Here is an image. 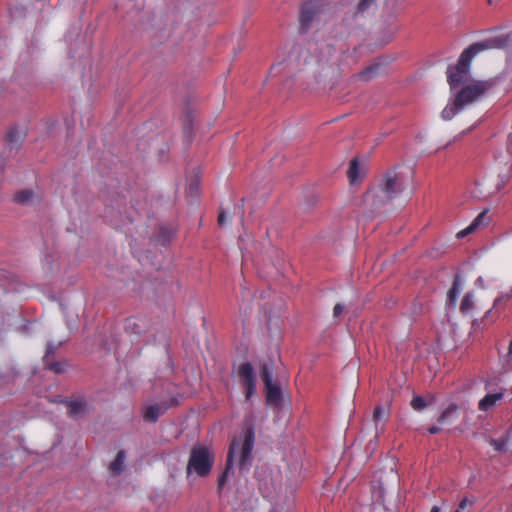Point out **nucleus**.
I'll return each mask as SVG.
<instances>
[{
  "mask_svg": "<svg viewBox=\"0 0 512 512\" xmlns=\"http://www.w3.org/2000/svg\"><path fill=\"white\" fill-rule=\"evenodd\" d=\"M225 221H226V214L224 211H220L219 216H218V224L220 226H222L225 224Z\"/></svg>",
  "mask_w": 512,
  "mask_h": 512,
  "instance_id": "33",
  "label": "nucleus"
},
{
  "mask_svg": "<svg viewBox=\"0 0 512 512\" xmlns=\"http://www.w3.org/2000/svg\"><path fill=\"white\" fill-rule=\"evenodd\" d=\"M487 219H488L487 212L486 211L481 212L467 228L458 232L457 237L458 238L465 237L469 233L475 231L478 227L485 225L487 223Z\"/></svg>",
  "mask_w": 512,
  "mask_h": 512,
  "instance_id": "13",
  "label": "nucleus"
},
{
  "mask_svg": "<svg viewBox=\"0 0 512 512\" xmlns=\"http://www.w3.org/2000/svg\"><path fill=\"white\" fill-rule=\"evenodd\" d=\"M490 444H491V446H493V448L496 451L501 452V451L505 450V447H506V444H507V440L504 439V438H500V439H493V438H491L490 439Z\"/></svg>",
  "mask_w": 512,
  "mask_h": 512,
  "instance_id": "23",
  "label": "nucleus"
},
{
  "mask_svg": "<svg viewBox=\"0 0 512 512\" xmlns=\"http://www.w3.org/2000/svg\"><path fill=\"white\" fill-rule=\"evenodd\" d=\"M343 310H344L343 305H341L340 303H337L333 308L334 317H339L342 314Z\"/></svg>",
  "mask_w": 512,
  "mask_h": 512,
  "instance_id": "30",
  "label": "nucleus"
},
{
  "mask_svg": "<svg viewBox=\"0 0 512 512\" xmlns=\"http://www.w3.org/2000/svg\"><path fill=\"white\" fill-rule=\"evenodd\" d=\"M214 459L206 447H194L191 450L187 465V474L195 472L200 477L207 476L213 466Z\"/></svg>",
  "mask_w": 512,
  "mask_h": 512,
  "instance_id": "5",
  "label": "nucleus"
},
{
  "mask_svg": "<svg viewBox=\"0 0 512 512\" xmlns=\"http://www.w3.org/2000/svg\"><path fill=\"white\" fill-rule=\"evenodd\" d=\"M261 379H262L265 387L273 384V382H272V374H271V371L269 370V368L267 366H264L261 369Z\"/></svg>",
  "mask_w": 512,
  "mask_h": 512,
  "instance_id": "22",
  "label": "nucleus"
},
{
  "mask_svg": "<svg viewBox=\"0 0 512 512\" xmlns=\"http://www.w3.org/2000/svg\"><path fill=\"white\" fill-rule=\"evenodd\" d=\"M507 359L509 362L512 361V340L509 343L508 352H507Z\"/></svg>",
  "mask_w": 512,
  "mask_h": 512,
  "instance_id": "34",
  "label": "nucleus"
},
{
  "mask_svg": "<svg viewBox=\"0 0 512 512\" xmlns=\"http://www.w3.org/2000/svg\"><path fill=\"white\" fill-rule=\"evenodd\" d=\"M504 388H499L497 391L488 392L478 403V409L483 412H487L496 404L501 401L504 397Z\"/></svg>",
  "mask_w": 512,
  "mask_h": 512,
  "instance_id": "8",
  "label": "nucleus"
},
{
  "mask_svg": "<svg viewBox=\"0 0 512 512\" xmlns=\"http://www.w3.org/2000/svg\"><path fill=\"white\" fill-rule=\"evenodd\" d=\"M65 403L68 408V415L71 418L82 417L89 411V406L83 398L66 401Z\"/></svg>",
  "mask_w": 512,
  "mask_h": 512,
  "instance_id": "10",
  "label": "nucleus"
},
{
  "mask_svg": "<svg viewBox=\"0 0 512 512\" xmlns=\"http://www.w3.org/2000/svg\"><path fill=\"white\" fill-rule=\"evenodd\" d=\"M374 2L375 0H360L357 5V11L364 13Z\"/></svg>",
  "mask_w": 512,
  "mask_h": 512,
  "instance_id": "27",
  "label": "nucleus"
},
{
  "mask_svg": "<svg viewBox=\"0 0 512 512\" xmlns=\"http://www.w3.org/2000/svg\"><path fill=\"white\" fill-rule=\"evenodd\" d=\"M383 415H384V410L382 409V407H380V406L375 407L374 412H373V420H374L376 426H377L378 421L381 420V418L383 417Z\"/></svg>",
  "mask_w": 512,
  "mask_h": 512,
  "instance_id": "29",
  "label": "nucleus"
},
{
  "mask_svg": "<svg viewBox=\"0 0 512 512\" xmlns=\"http://www.w3.org/2000/svg\"><path fill=\"white\" fill-rule=\"evenodd\" d=\"M266 389V402L269 405L279 406L282 400V392L278 385L271 384L265 387Z\"/></svg>",
  "mask_w": 512,
  "mask_h": 512,
  "instance_id": "12",
  "label": "nucleus"
},
{
  "mask_svg": "<svg viewBox=\"0 0 512 512\" xmlns=\"http://www.w3.org/2000/svg\"><path fill=\"white\" fill-rule=\"evenodd\" d=\"M427 406L425 400L421 396H414L411 401V407L416 410L420 411L423 410Z\"/></svg>",
  "mask_w": 512,
  "mask_h": 512,
  "instance_id": "21",
  "label": "nucleus"
},
{
  "mask_svg": "<svg viewBox=\"0 0 512 512\" xmlns=\"http://www.w3.org/2000/svg\"><path fill=\"white\" fill-rule=\"evenodd\" d=\"M474 307V294L471 292H468L464 295L462 298V301L460 303V312L462 314H468Z\"/></svg>",
  "mask_w": 512,
  "mask_h": 512,
  "instance_id": "18",
  "label": "nucleus"
},
{
  "mask_svg": "<svg viewBox=\"0 0 512 512\" xmlns=\"http://www.w3.org/2000/svg\"><path fill=\"white\" fill-rule=\"evenodd\" d=\"M511 172H512V167L508 166V167H506L504 173L499 175L500 181H501V186H504L509 181V179L511 177Z\"/></svg>",
  "mask_w": 512,
  "mask_h": 512,
  "instance_id": "28",
  "label": "nucleus"
},
{
  "mask_svg": "<svg viewBox=\"0 0 512 512\" xmlns=\"http://www.w3.org/2000/svg\"><path fill=\"white\" fill-rule=\"evenodd\" d=\"M125 457V452L123 450L117 453L116 458L109 465V470L111 474L119 475L123 471Z\"/></svg>",
  "mask_w": 512,
  "mask_h": 512,
  "instance_id": "15",
  "label": "nucleus"
},
{
  "mask_svg": "<svg viewBox=\"0 0 512 512\" xmlns=\"http://www.w3.org/2000/svg\"><path fill=\"white\" fill-rule=\"evenodd\" d=\"M238 376L245 388L246 400H249L256 390V377L251 363H242L238 368Z\"/></svg>",
  "mask_w": 512,
  "mask_h": 512,
  "instance_id": "7",
  "label": "nucleus"
},
{
  "mask_svg": "<svg viewBox=\"0 0 512 512\" xmlns=\"http://www.w3.org/2000/svg\"><path fill=\"white\" fill-rule=\"evenodd\" d=\"M460 406L456 403H450L437 418V424L446 426L454 423L459 418Z\"/></svg>",
  "mask_w": 512,
  "mask_h": 512,
  "instance_id": "9",
  "label": "nucleus"
},
{
  "mask_svg": "<svg viewBox=\"0 0 512 512\" xmlns=\"http://www.w3.org/2000/svg\"><path fill=\"white\" fill-rule=\"evenodd\" d=\"M359 171V162L356 158H354L350 161L349 168L347 171V176L351 184H355L360 179Z\"/></svg>",
  "mask_w": 512,
  "mask_h": 512,
  "instance_id": "17",
  "label": "nucleus"
},
{
  "mask_svg": "<svg viewBox=\"0 0 512 512\" xmlns=\"http://www.w3.org/2000/svg\"><path fill=\"white\" fill-rule=\"evenodd\" d=\"M510 299H512V288L508 292H506V293L502 294L501 296L497 297L495 299V301H494L493 307L497 308V307L500 306V304L502 302L509 301Z\"/></svg>",
  "mask_w": 512,
  "mask_h": 512,
  "instance_id": "25",
  "label": "nucleus"
},
{
  "mask_svg": "<svg viewBox=\"0 0 512 512\" xmlns=\"http://www.w3.org/2000/svg\"><path fill=\"white\" fill-rule=\"evenodd\" d=\"M474 503H475V498L464 497L460 501L457 509H459L461 512H463L467 508H472Z\"/></svg>",
  "mask_w": 512,
  "mask_h": 512,
  "instance_id": "24",
  "label": "nucleus"
},
{
  "mask_svg": "<svg viewBox=\"0 0 512 512\" xmlns=\"http://www.w3.org/2000/svg\"><path fill=\"white\" fill-rule=\"evenodd\" d=\"M33 196L32 190H22L15 194L14 201L18 204H26Z\"/></svg>",
  "mask_w": 512,
  "mask_h": 512,
  "instance_id": "20",
  "label": "nucleus"
},
{
  "mask_svg": "<svg viewBox=\"0 0 512 512\" xmlns=\"http://www.w3.org/2000/svg\"><path fill=\"white\" fill-rule=\"evenodd\" d=\"M53 353H54V347H53L51 344H49V345L47 346L46 354H45V356H44V361H45V362L49 361V360H48V359H49V356H50V355H52Z\"/></svg>",
  "mask_w": 512,
  "mask_h": 512,
  "instance_id": "32",
  "label": "nucleus"
},
{
  "mask_svg": "<svg viewBox=\"0 0 512 512\" xmlns=\"http://www.w3.org/2000/svg\"><path fill=\"white\" fill-rule=\"evenodd\" d=\"M24 138V134L16 127L10 128L7 133V140L12 144L21 142Z\"/></svg>",
  "mask_w": 512,
  "mask_h": 512,
  "instance_id": "19",
  "label": "nucleus"
},
{
  "mask_svg": "<svg viewBox=\"0 0 512 512\" xmlns=\"http://www.w3.org/2000/svg\"><path fill=\"white\" fill-rule=\"evenodd\" d=\"M168 409L165 404H154L146 407L144 412V419L149 422H156L157 419L163 415Z\"/></svg>",
  "mask_w": 512,
  "mask_h": 512,
  "instance_id": "11",
  "label": "nucleus"
},
{
  "mask_svg": "<svg viewBox=\"0 0 512 512\" xmlns=\"http://www.w3.org/2000/svg\"><path fill=\"white\" fill-rule=\"evenodd\" d=\"M255 442V432L252 426H248L244 429L243 434L237 438H234L229 446V451L226 460L225 471L218 478V489H222L226 483L227 475L234 460L241 470L249 469L252 462V451Z\"/></svg>",
  "mask_w": 512,
  "mask_h": 512,
  "instance_id": "3",
  "label": "nucleus"
},
{
  "mask_svg": "<svg viewBox=\"0 0 512 512\" xmlns=\"http://www.w3.org/2000/svg\"><path fill=\"white\" fill-rule=\"evenodd\" d=\"M510 38L507 34L490 37L468 46L461 53L455 65L447 67V82L450 90L454 91L470 78L471 63L476 55L490 49H503L509 45Z\"/></svg>",
  "mask_w": 512,
  "mask_h": 512,
  "instance_id": "1",
  "label": "nucleus"
},
{
  "mask_svg": "<svg viewBox=\"0 0 512 512\" xmlns=\"http://www.w3.org/2000/svg\"><path fill=\"white\" fill-rule=\"evenodd\" d=\"M413 172L410 168L397 167L386 171L377 185L369 190L366 199L374 206L385 205L401 196L412 184Z\"/></svg>",
  "mask_w": 512,
  "mask_h": 512,
  "instance_id": "2",
  "label": "nucleus"
},
{
  "mask_svg": "<svg viewBox=\"0 0 512 512\" xmlns=\"http://www.w3.org/2000/svg\"><path fill=\"white\" fill-rule=\"evenodd\" d=\"M442 430H443L442 426L438 424V425L430 426L427 431H428L429 434H438Z\"/></svg>",
  "mask_w": 512,
  "mask_h": 512,
  "instance_id": "31",
  "label": "nucleus"
},
{
  "mask_svg": "<svg viewBox=\"0 0 512 512\" xmlns=\"http://www.w3.org/2000/svg\"><path fill=\"white\" fill-rule=\"evenodd\" d=\"M326 4L323 0H311L300 9L299 23L302 31H307L314 19L324 12Z\"/></svg>",
  "mask_w": 512,
  "mask_h": 512,
  "instance_id": "6",
  "label": "nucleus"
},
{
  "mask_svg": "<svg viewBox=\"0 0 512 512\" xmlns=\"http://www.w3.org/2000/svg\"><path fill=\"white\" fill-rule=\"evenodd\" d=\"M460 293V277L457 275L447 292V302L451 306H455L457 302L458 295Z\"/></svg>",
  "mask_w": 512,
  "mask_h": 512,
  "instance_id": "14",
  "label": "nucleus"
},
{
  "mask_svg": "<svg viewBox=\"0 0 512 512\" xmlns=\"http://www.w3.org/2000/svg\"><path fill=\"white\" fill-rule=\"evenodd\" d=\"M454 512H461L459 509H456Z\"/></svg>",
  "mask_w": 512,
  "mask_h": 512,
  "instance_id": "36",
  "label": "nucleus"
},
{
  "mask_svg": "<svg viewBox=\"0 0 512 512\" xmlns=\"http://www.w3.org/2000/svg\"><path fill=\"white\" fill-rule=\"evenodd\" d=\"M45 365L48 367L49 370L57 373V374H60V373H63L64 372V365L60 362H45Z\"/></svg>",
  "mask_w": 512,
  "mask_h": 512,
  "instance_id": "26",
  "label": "nucleus"
},
{
  "mask_svg": "<svg viewBox=\"0 0 512 512\" xmlns=\"http://www.w3.org/2000/svg\"><path fill=\"white\" fill-rule=\"evenodd\" d=\"M430 512H440V509L437 506H433Z\"/></svg>",
  "mask_w": 512,
  "mask_h": 512,
  "instance_id": "35",
  "label": "nucleus"
},
{
  "mask_svg": "<svg viewBox=\"0 0 512 512\" xmlns=\"http://www.w3.org/2000/svg\"><path fill=\"white\" fill-rule=\"evenodd\" d=\"M381 65L376 63L365 68L357 74L358 79L363 81H369L373 79L379 72Z\"/></svg>",
  "mask_w": 512,
  "mask_h": 512,
  "instance_id": "16",
  "label": "nucleus"
},
{
  "mask_svg": "<svg viewBox=\"0 0 512 512\" xmlns=\"http://www.w3.org/2000/svg\"><path fill=\"white\" fill-rule=\"evenodd\" d=\"M490 80H473L464 85L456 94L452 102L443 109L441 116L444 120H451L467 106L472 105L483 98L492 88Z\"/></svg>",
  "mask_w": 512,
  "mask_h": 512,
  "instance_id": "4",
  "label": "nucleus"
}]
</instances>
